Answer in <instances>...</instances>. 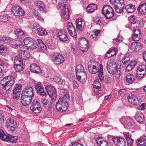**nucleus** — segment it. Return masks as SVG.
I'll return each instance as SVG.
<instances>
[{
  "instance_id": "nucleus-1",
  "label": "nucleus",
  "mask_w": 146,
  "mask_h": 146,
  "mask_svg": "<svg viewBox=\"0 0 146 146\" xmlns=\"http://www.w3.org/2000/svg\"><path fill=\"white\" fill-rule=\"evenodd\" d=\"M94 62L92 61H89L88 62V69L90 72L92 74H96L98 73V77L101 81H103L104 80L103 68L102 65L100 64L99 66L100 68L97 67L95 65L92 64H93Z\"/></svg>"
},
{
  "instance_id": "nucleus-2",
  "label": "nucleus",
  "mask_w": 146,
  "mask_h": 146,
  "mask_svg": "<svg viewBox=\"0 0 146 146\" xmlns=\"http://www.w3.org/2000/svg\"><path fill=\"white\" fill-rule=\"evenodd\" d=\"M107 68L108 72L112 75H115V77L119 78L120 75L119 68H117L115 62L113 60L109 61L107 64Z\"/></svg>"
},
{
  "instance_id": "nucleus-3",
  "label": "nucleus",
  "mask_w": 146,
  "mask_h": 146,
  "mask_svg": "<svg viewBox=\"0 0 146 146\" xmlns=\"http://www.w3.org/2000/svg\"><path fill=\"white\" fill-rule=\"evenodd\" d=\"M76 70L77 80L82 82H85L87 79V76L83 66L79 65L76 67Z\"/></svg>"
},
{
  "instance_id": "nucleus-4",
  "label": "nucleus",
  "mask_w": 146,
  "mask_h": 146,
  "mask_svg": "<svg viewBox=\"0 0 146 146\" xmlns=\"http://www.w3.org/2000/svg\"><path fill=\"white\" fill-rule=\"evenodd\" d=\"M111 4L115 6V9L117 13H121L123 11L124 6V0H110Z\"/></svg>"
},
{
  "instance_id": "nucleus-5",
  "label": "nucleus",
  "mask_w": 146,
  "mask_h": 146,
  "mask_svg": "<svg viewBox=\"0 0 146 146\" xmlns=\"http://www.w3.org/2000/svg\"><path fill=\"white\" fill-rule=\"evenodd\" d=\"M102 12L106 17L108 19H110L114 15V13L113 9L108 5H105L103 8Z\"/></svg>"
},
{
  "instance_id": "nucleus-6",
  "label": "nucleus",
  "mask_w": 146,
  "mask_h": 146,
  "mask_svg": "<svg viewBox=\"0 0 146 146\" xmlns=\"http://www.w3.org/2000/svg\"><path fill=\"white\" fill-rule=\"evenodd\" d=\"M51 58L55 64L59 65L63 63L65 60L64 57L58 53H54L51 55Z\"/></svg>"
},
{
  "instance_id": "nucleus-7",
  "label": "nucleus",
  "mask_w": 146,
  "mask_h": 146,
  "mask_svg": "<svg viewBox=\"0 0 146 146\" xmlns=\"http://www.w3.org/2000/svg\"><path fill=\"white\" fill-rule=\"evenodd\" d=\"M46 89L47 93L52 100H56L57 96L56 89L53 86L50 85H47L46 87Z\"/></svg>"
},
{
  "instance_id": "nucleus-8",
  "label": "nucleus",
  "mask_w": 146,
  "mask_h": 146,
  "mask_svg": "<svg viewBox=\"0 0 146 146\" xmlns=\"http://www.w3.org/2000/svg\"><path fill=\"white\" fill-rule=\"evenodd\" d=\"M24 42L27 48L31 49H35L37 48L36 42L32 38L30 37L26 38L24 39Z\"/></svg>"
},
{
  "instance_id": "nucleus-9",
  "label": "nucleus",
  "mask_w": 146,
  "mask_h": 146,
  "mask_svg": "<svg viewBox=\"0 0 146 146\" xmlns=\"http://www.w3.org/2000/svg\"><path fill=\"white\" fill-rule=\"evenodd\" d=\"M31 109L32 111L35 113H39L42 110L40 103L36 100L33 101Z\"/></svg>"
},
{
  "instance_id": "nucleus-10",
  "label": "nucleus",
  "mask_w": 146,
  "mask_h": 146,
  "mask_svg": "<svg viewBox=\"0 0 146 146\" xmlns=\"http://www.w3.org/2000/svg\"><path fill=\"white\" fill-rule=\"evenodd\" d=\"M19 54L17 56L16 59L18 58L20 61H23V60L26 59L30 57V53L28 51H25L23 50H19L18 51Z\"/></svg>"
},
{
  "instance_id": "nucleus-11",
  "label": "nucleus",
  "mask_w": 146,
  "mask_h": 146,
  "mask_svg": "<svg viewBox=\"0 0 146 146\" xmlns=\"http://www.w3.org/2000/svg\"><path fill=\"white\" fill-rule=\"evenodd\" d=\"M12 13L15 16H20L25 14L24 11L18 5H13L12 8Z\"/></svg>"
},
{
  "instance_id": "nucleus-12",
  "label": "nucleus",
  "mask_w": 146,
  "mask_h": 146,
  "mask_svg": "<svg viewBox=\"0 0 146 146\" xmlns=\"http://www.w3.org/2000/svg\"><path fill=\"white\" fill-rule=\"evenodd\" d=\"M14 68L16 71L17 72L22 71L24 69L23 61H20V60L18 58L16 59V57H15L14 62Z\"/></svg>"
},
{
  "instance_id": "nucleus-13",
  "label": "nucleus",
  "mask_w": 146,
  "mask_h": 146,
  "mask_svg": "<svg viewBox=\"0 0 146 146\" xmlns=\"http://www.w3.org/2000/svg\"><path fill=\"white\" fill-rule=\"evenodd\" d=\"M22 85L21 84H18L15 86V87L13 92V97L14 98L16 99H19L21 91Z\"/></svg>"
},
{
  "instance_id": "nucleus-14",
  "label": "nucleus",
  "mask_w": 146,
  "mask_h": 146,
  "mask_svg": "<svg viewBox=\"0 0 146 146\" xmlns=\"http://www.w3.org/2000/svg\"><path fill=\"white\" fill-rule=\"evenodd\" d=\"M127 99L129 102L135 105H137L141 103L140 98L134 94H132L131 96H128Z\"/></svg>"
},
{
  "instance_id": "nucleus-15",
  "label": "nucleus",
  "mask_w": 146,
  "mask_h": 146,
  "mask_svg": "<svg viewBox=\"0 0 146 146\" xmlns=\"http://www.w3.org/2000/svg\"><path fill=\"white\" fill-rule=\"evenodd\" d=\"M57 34L59 39L61 41L65 42L68 40V38L66 29H63L60 31Z\"/></svg>"
},
{
  "instance_id": "nucleus-16",
  "label": "nucleus",
  "mask_w": 146,
  "mask_h": 146,
  "mask_svg": "<svg viewBox=\"0 0 146 146\" xmlns=\"http://www.w3.org/2000/svg\"><path fill=\"white\" fill-rule=\"evenodd\" d=\"M18 137L15 136H12L9 134L6 135L5 134L1 137V139L3 141H9L12 143H16L17 142Z\"/></svg>"
},
{
  "instance_id": "nucleus-17",
  "label": "nucleus",
  "mask_w": 146,
  "mask_h": 146,
  "mask_svg": "<svg viewBox=\"0 0 146 146\" xmlns=\"http://www.w3.org/2000/svg\"><path fill=\"white\" fill-rule=\"evenodd\" d=\"M112 140L117 146H125L126 144L125 140L124 138L121 137L114 138Z\"/></svg>"
},
{
  "instance_id": "nucleus-18",
  "label": "nucleus",
  "mask_w": 146,
  "mask_h": 146,
  "mask_svg": "<svg viewBox=\"0 0 146 146\" xmlns=\"http://www.w3.org/2000/svg\"><path fill=\"white\" fill-rule=\"evenodd\" d=\"M21 99L22 104L23 106H27L31 103L32 97L21 94Z\"/></svg>"
},
{
  "instance_id": "nucleus-19",
  "label": "nucleus",
  "mask_w": 146,
  "mask_h": 146,
  "mask_svg": "<svg viewBox=\"0 0 146 146\" xmlns=\"http://www.w3.org/2000/svg\"><path fill=\"white\" fill-rule=\"evenodd\" d=\"M67 29L70 35L72 37L76 38L77 35L76 30L73 26V24L70 22L68 23L67 25Z\"/></svg>"
},
{
  "instance_id": "nucleus-20",
  "label": "nucleus",
  "mask_w": 146,
  "mask_h": 146,
  "mask_svg": "<svg viewBox=\"0 0 146 146\" xmlns=\"http://www.w3.org/2000/svg\"><path fill=\"white\" fill-rule=\"evenodd\" d=\"M21 94L33 97L34 96L33 89L31 87H26L22 91Z\"/></svg>"
},
{
  "instance_id": "nucleus-21",
  "label": "nucleus",
  "mask_w": 146,
  "mask_h": 146,
  "mask_svg": "<svg viewBox=\"0 0 146 146\" xmlns=\"http://www.w3.org/2000/svg\"><path fill=\"white\" fill-rule=\"evenodd\" d=\"M14 82H15L11 81L10 82H7L6 83L4 82V83L1 84L3 86L1 89L2 92L4 93L6 92L7 91L9 90L10 89L13 85Z\"/></svg>"
},
{
  "instance_id": "nucleus-22",
  "label": "nucleus",
  "mask_w": 146,
  "mask_h": 146,
  "mask_svg": "<svg viewBox=\"0 0 146 146\" xmlns=\"http://www.w3.org/2000/svg\"><path fill=\"white\" fill-rule=\"evenodd\" d=\"M144 116L143 113L141 111H138L136 113L134 117L137 122L140 123L144 121Z\"/></svg>"
},
{
  "instance_id": "nucleus-23",
  "label": "nucleus",
  "mask_w": 146,
  "mask_h": 146,
  "mask_svg": "<svg viewBox=\"0 0 146 146\" xmlns=\"http://www.w3.org/2000/svg\"><path fill=\"white\" fill-rule=\"evenodd\" d=\"M68 106V103L63 104H56V108L57 110L60 111H65L67 109Z\"/></svg>"
},
{
  "instance_id": "nucleus-24",
  "label": "nucleus",
  "mask_w": 146,
  "mask_h": 146,
  "mask_svg": "<svg viewBox=\"0 0 146 146\" xmlns=\"http://www.w3.org/2000/svg\"><path fill=\"white\" fill-rule=\"evenodd\" d=\"M30 69L31 72L36 73H40L41 72V70L40 67L35 63L31 64Z\"/></svg>"
},
{
  "instance_id": "nucleus-25",
  "label": "nucleus",
  "mask_w": 146,
  "mask_h": 146,
  "mask_svg": "<svg viewBox=\"0 0 146 146\" xmlns=\"http://www.w3.org/2000/svg\"><path fill=\"white\" fill-rule=\"evenodd\" d=\"M93 86L94 91L96 93H97L101 90V84L99 81L98 79H97L95 80L93 84Z\"/></svg>"
},
{
  "instance_id": "nucleus-26",
  "label": "nucleus",
  "mask_w": 146,
  "mask_h": 146,
  "mask_svg": "<svg viewBox=\"0 0 146 146\" xmlns=\"http://www.w3.org/2000/svg\"><path fill=\"white\" fill-rule=\"evenodd\" d=\"M35 26L33 27V28L34 29H37V34L40 35L42 36H45L48 34V32L46 31L44 29L41 28H37V24L35 23L34 24Z\"/></svg>"
},
{
  "instance_id": "nucleus-27",
  "label": "nucleus",
  "mask_w": 146,
  "mask_h": 146,
  "mask_svg": "<svg viewBox=\"0 0 146 146\" xmlns=\"http://www.w3.org/2000/svg\"><path fill=\"white\" fill-rule=\"evenodd\" d=\"M141 44L138 42H133L131 46V49L133 51H137L141 48Z\"/></svg>"
},
{
  "instance_id": "nucleus-28",
  "label": "nucleus",
  "mask_w": 146,
  "mask_h": 146,
  "mask_svg": "<svg viewBox=\"0 0 146 146\" xmlns=\"http://www.w3.org/2000/svg\"><path fill=\"white\" fill-rule=\"evenodd\" d=\"M82 19L80 18L76 21V30L79 33H81L83 30L82 25Z\"/></svg>"
},
{
  "instance_id": "nucleus-29",
  "label": "nucleus",
  "mask_w": 146,
  "mask_h": 146,
  "mask_svg": "<svg viewBox=\"0 0 146 146\" xmlns=\"http://www.w3.org/2000/svg\"><path fill=\"white\" fill-rule=\"evenodd\" d=\"M136 142L138 146H145L146 145V137H141L137 140Z\"/></svg>"
},
{
  "instance_id": "nucleus-30",
  "label": "nucleus",
  "mask_w": 146,
  "mask_h": 146,
  "mask_svg": "<svg viewBox=\"0 0 146 146\" xmlns=\"http://www.w3.org/2000/svg\"><path fill=\"white\" fill-rule=\"evenodd\" d=\"M66 5L64 6H61L60 8L62 7V15L64 16V18L65 20H68L70 19L69 15V11L68 8H66L65 7Z\"/></svg>"
},
{
  "instance_id": "nucleus-31",
  "label": "nucleus",
  "mask_w": 146,
  "mask_h": 146,
  "mask_svg": "<svg viewBox=\"0 0 146 146\" xmlns=\"http://www.w3.org/2000/svg\"><path fill=\"white\" fill-rule=\"evenodd\" d=\"M137 9L141 14H146V3H144L140 5Z\"/></svg>"
},
{
  "instance_id": "nucleus-32",
  "label": "nucleus",
  "mask_w": 146,
  "mask_h": 146,
  "mask_svg": "<svg viewBox=\"0 0 146 146\" xmlns=\"http://www.w3.org/2000/svg\"><path fill=\"white\" fill-rule=\"evenodd\" d=\"M11 81H12L13 82H15V79L13 76L9 75L3 78L1 80L0 82L1 84H3L4 83V82L6 83L7 82H11Z\"/></svg>"
},
{
  "instance_id": "nucleus-33",
  "label": "nucleus",
  "mask_w": 146,
  "mask_h": 146,
  "mask_svg": "<svg viewBox=\"0 0 146 146\" xmlns=\"http://www.w3.org/2000/svg\"><path fill=\"white\" fill-rule=\"evenodd\" d=\"M97 6L96 4H89L86 8L87 11L88 13H91L97 9Z\"/></svg>"
},
{
  "instance_id": "nucleus-34",
  "label": "nucleus",
  "mask_w": 146,
  "mask_h": 146,
  "mask_svg": "<svg viewBox=\"0 0 146 146\" xmlns=\"http://www.w3.org/2000/svg\"><path fill=\"white\" fill-rule=\"evenodd\" d=\"M87 45H88V40L85 38H81L79 39L78 41L79 46H85L86 47H87Z\"/></svg>"
},
{
  "instance_id": "nucleus-35",
  "label": "nucleus",
  "mask_w": 146,
  "mask_h": 146,
  "mask_svg": "<svg viewBox=\"0 0 146 146\" xmlns=\"http://www.w3.org/2000/svg\"><path fill=\"white\" fill-rule=\"evenodd\" d=\"M97 143L99 146H110L108 142L106 141L102 140L100 137H98L96 140Z\"/></svg>"
},
{
  "instance_id": "nucleus-36",
  "label": "nucleus",
  "mask_w": 146,
  "mask_h": 146,
  "mask_svg": "<svg viewBox=\"0 0 146 146\" xmlns=\"http://www.w3.org/2000/svg\"><path fill=\"white\" fill-rule=\"evenodd\" d=\"M34 5L37 7L40 11L43 10L45 7V5L44 3L40 1H36Z\"/></svg>"
},
{
  "instance_id": "nucleus-37",
  "label": "nucleus",
  "mask_w": 146,
  "mask_h": 146,
  "mask_svg": "<svg viewBox=\"0 0 146 146\" xmlns=\"http://www.w3.org/2000/svg\"><path fill=\"white\" fill-rule=\"evenodd\" d=\"M136 62L135 61H131L130 64L127 66L125 72H129L136 65Z\"/></svg>"
},
{
  "instance_id": "nucleus-38",
  "label": "nucleus",
  "mask_w": 146,
  "mask_h": 146,
  "mask_svg": "<svg viewBox=\"0 0 146 146\" xmlns=\"http://www.w3.org/2000/svg\"><path fill=\"white\" fill-rule=\"evenodd\" d=\"M135 8V6L134 5L131 4L126 5L125 9L127 12L131 13L134 12Z\"/></svg>"
},
{
  "instance_id": "nucleus-39",
  "label": "nucleus",
  "mask_w": 146,
  "mask_h": 146,
  "mask_svg": "<svg viewBox=\"0 0 146 146\" xmlns=\"http://www.w3.org/2000/svg\"><path fill=\"white\" fill-rule=\"evenodd\" d=\"M94 21L95 23L97 25H98L100 26L103 25L104 20L100 17H95L94 19Z\"/></svg>"
},
{
  "instance_id": "nucleus-40",
  "label": "nucleus",
  "mask_w": 146,
  "mask_h": 146,
  "mask_svg": "<svg viewBox=\"0 0 146 146\" xmlns=\"http://www.w3.org/2000/svg\"><path fill=\"white\" fill-rule=\"evenodd\" d=\"M15 122L14 119L11 118L7 119L6 121L7 126L13 128H14L15 127Z\"/></svg>"
},
{
  "instance_id": "nucleus-41",
  "label": "nucleus",
  "mask_w": 146,
  "mask_h": 146,
  "mask_svg": "<svg viewBox=\"0 0 146 146\" xmlns=\"http://www.w3.org/2000/svg\"><path fill=\"white\" fill-rule=\"evenodd\" d=\"M125 80L128 82L131 83L134 81L135 78L133 75L129 73L126 76Z\"/></svg>"
},
{
  "instance_id": "nucleus-42",
  "label": "nucleus",
  "mask_w": 146,
  "mask_h": 146,
  "mask_svg": "<svg viewBox=\"0 0 146 146\" xmlns=\"http://www.w3.org/2000/svg\"><path fill=\"white\" fill-rule=\"evenodd\" d=\"M60 95H62V97H69L68 92L67 90L64 89H61L60 90Z\"/></svg>"
},
{
  "instance_id": "nucleus-43",
  "label": "nucleus",
  "mask_w": 146,
  "mask_h": 146,
  "mask_svg": "<svg viewBox=\"0 0 146 146\" xmlns=\"http://www.w3.org/2000/svg\"><path fill=\"white\" fill-rule=\"evenodd\" d=\"M69 97H61L59 98L58 102L56 103V104H63L65 103H68L67 100L68 99Z\"/></svg>"
},
{
  "instance_id": "nucleus-44",
  "label": "nucleus",
  "mask_w": 146,
  "mask_h": 146,
  "mask_svg": "<svg viewBox=\"0 0 146 146\" xmlns=\"http://www.w3.org/2000/svg\"><path fill=\"white\" fill-rule=\"evenodd\" d=\"M0 40L2 43H7L9 42L10 40L8 37L3 36L0 37Z\"/></svg>"
},
{
  "instance_id": "nucleus-45",
  "label": "nucleus",
  "mask_w": 146,
  "mask_h": 146,
  "mask_svg": "<svg viewBox=\"0 0 146 146\" xmlns=\"http://www.w3.org/2000/svg\"><path fill=\"white\" fill-rule=\"evenodd\" d=\"M9 17L8 15L7 14L2 15L0 16V20L1 21L5 22L9 20Z\"/></svg>"
},
{
  "instance_id": "nucleus-46",
  "label": "nucleus",
  "mask_w": 146,
  "mask_h": 146,
  "mask_svg": "<svg viewBox=\"0 0 146 146\" xmlns=\"http://www.w3.org/2000/svg\"><path fill=\"white\" fill-rule=\"evenodd\" d=\"M128 20L131 24L136 23L137 19L136 17L134 16H131L128 17Z\"/></svg>"
},
{
  "instance_id": "nucleus-47",
  "label": "nucleus",
  "mask_w": 146,
  "mask_h": 146,
  "mask_svg": "<svg viewBox=\"0 0 146 146\" xmlns=\"http://www.w3.org/2000/svg\"><path fill=\"white\" fill-rule=\"evenodd\" d=\"M141 36V35H138L137 34L134 35L133 34L132 36V38L133 40L138 41L139 40Z\"/></svg>"
},
{
  "instance_id": "nucleus-48",
  "label": "nucleus",
  "mask_w": 146,
  "mask_h": 146,
  "mask_svg": "<svg viewBox=\"0 0 146 146\" xmlns=\"http://www.w3.org/2000/svg\"><path fill=\"white\" fill-rule=\"evenodd\" d=\"M37 92L38 94L40 96H44L46 95V94L45 92L44 88L43 87L40 89Z\"/></svg>"
},
{
  "instance_id": "nucleus-49",
  "label": "nucleus",
  "mask_w": 146,
  "mask_h": 146,
  "mask_svg": "<svg viewBox=\"0 0 146 146\" xmlns=\"http://www.w3.org/2000/svg\"><path fill=\"white\" fill-rule=\"evenodd\" d=\"M127 55H126L122 60V62L124 65L126 64L129 60V58L127 56Z\"/></svg>"
},
{
  "instance_id": "nucleus-50",
  "label": "nucleus",
  "mask_w": 146,
  "mask_h": 146,
  "mask_svg": "<svg viewBox=\"0 0 146 146\" xmlns=\"http://www.w3.org/2000/svg\"><path fill=\"white\" fill-rule=\"evenodd\" d=\"M38 46L40 49L43 51H44L46 50V46L44 43L38 44Z\"/></svg>"
},
{
  "instance_id": "nucleus-51",
  "label": "nucleus",
  "mask_w": 146,
  "mask_h": 146,
  "mask_svg": "<svg viewBox=\"0 0 146 146\" xmlns=\"http://www.w3.org/2000/svg\"><path fill=\"white\" fill-rule=\"evenodd\" d=\"M80 49L83 52H86L87 51L88 49V46L87 45V47H86V46H79Z\"/></svg>"
},
{
  "instance_id": "nucleus-52",
  "label": "nucleus",
  "mask_w": 146,
  "mask_h": 146,
  "mask_svg": "<svg viewBox=\"0 0 146 146\" xmlns=\"http://www.w3.org/2000/svg\"><path fill=\"white\" fill-rule=\"evenodd\" d=\"M146 104L145 103L142 104L141 105L137 107V108L138 110H144L145 108V106Z\"/></svg>"
},
{
  "instance_id": "nucleus-53",
  "label": "nucleus",
  "mask_w": 146,
  "mask_h": 146,
  "mask_svg": "<svg viewBox=\"0 0 146 146\" xmlns=\"http://www.w3.org/2000/svg\"><path fill=\"white\" fill-rule=\"evenodd\" d=\"M123 135L126 140L131 138V136L129 134V133L125 132L123 133Z\"/></svg>"
},
{
  "instance_id": "nucleus-54",
  "label": "nucleus",
  "mask_w": 146,
  "mask_h": 146,
  "mask_svg": "<svg viewBox=\"0 0 146 146\" xmlns=\"http://www.w3.org/2000/svg\"><path fill=\"white\" fill-rule=\"evenodd\" d=\"M109 50L110 51V52L111 53V56H112L115 55L116 53V51L115 48Z\"/></svg>"
},
{
  "instance_id": "nucleus-55",
  "label": "nucleus",
  "mask_w": 146,
  "mask_h": 146,
  "mask_svg": "<svg viewBox=\"0 0 146 146\" xmlns=\"http://www.w3.org/2000/svg\"><path fill=\"white\" fill-rule=\"evenodd\" d=\"M41 102L44 105V107L46 106L49 102V101L45 98L42 99Z\"/></svg>"
},
{
  "instance_id": "nucleus-56",
  "label": "nucleus",
  "mask_w": 146,
  "mask_h": 146,
  "mask_svg": "<svg viewBox=\"0 0 146 146\" xmlns=\"http://www.w3.org/2000/svg\"><path fill=\"white\" fill-rule=\"evenodd\" d=\"M133 34L134 35L137 34L138 35H141V33L139 30L138 29H135V28L133 29Z\"/></svg>"
},
{
  "instance_id": "nucleus-57",
  "label": "nucleus",
  "mask_w": 146,
  "mask_h": 146,
  "mask_svg": "<svg viewBox=\"0 0 146 146\" xmlns=\"http://www.w3.org/2000/svg\"><path fill=\"white\" fill-rule=\"evenodd\" d=\"M7 48L4 47V46L1 45L0 46V53H2L6 51L7 50Z\"/></svg>"
},
{
  "instance_id": "nucleus-58",
  "label": "nucleus",
  "mask_w": 146,
  "mask_h": 146,
  "mask_svg": "<svg viewBox=\"0 0 146 146\" xmlns=\"http://www.w3.org/2000/svg\"><path fill=\"white\" fill-rule=\"evenodd\" d=\"M73 87L74 89L77 88L79 86V84L76 81H74L73 82Z\"/></svg>"
},
{
  "instance_id": "nucleus-59",
  "label": "nucleus",
  "mask_w": 146,
  "mask_h": 146,
  "mask_svg": "<svg viewBox=\"0 0 146 146\" xmlns=\"http://www.w3.org/2000/svg\"><path fill=\"white\" fill-rule=\"evenodd\" d=\"M127 144L128 146H131V145H132L133 143V140L131 138L127 140Z\"/></svg>"
},
{
  "instance_id": "nucleus-60",
  "label": "nucleus",
  "mask_w": 146,
  "mask_h": 146,
  "mask_svg": "<svg viewBox=\"0 0 146 146\" xmlns=\"http://www.w3.org/2000/svg\"><path fill=\"white\" fill-rule=\"evenodd\" d=\"M32 15H34L35 16L36 18L38 19H40V17L39 16V14L38 13V12L36 11H35L34 13Z\"/></svg>"
},
{
  "instance_id": "nucleus-61",
  "label": "nucleus",
  "mask_w": 146,
  "mask_h": 146,
  "mask_svg": "<svg viewBox=\"0 0 146 146\" xmlns=\"http://www.w3.org/2000/svg\"><path fill=\"white\" fill-rule=\"evenodd\" d=\"M110 52V51H109V50L107 52L105 56V58H107L109 57L112 56H111V54Z\"/></svg>"
},
{
  "instance_id": "nucleus-62",
  "label": "nucleus",
  "mask_w": 146,
  "mask_h": 146,
  "mask_svg": "<svg viewBox=\"0 0 146 146\" xmlns=\"http://www.w3.org/2000/svg\"><path fill=\"white\" fill-rule=\"evenodd\" d=\"M144 72L143 73V74H136V76L137 78L140 79L142 78L144 75Z\"/></svg>"
},
{
  "instance_id": "nucleus-63",
  "label": "nucleus",
  "mask_w": 146,
  "mask_h": 146,
  "mask_svg": "<svg viewBox=\"0 0 146 146\" xmlns=\"http://www.w3.org/2000/svg\"><path fill=\"white\" fill-rule=\"evenodd\" d=\"M42 87L40 84H37L35 86V88L37 91Z\"/></svg>"
},
{
  "instance_id": "nucleus-64",
  "label": "nucleus",
  "mask_w": 146,
  "mask_h": 146,
  "mask_svg": "<svg viewBox=\"0 0 146 146\" xmlns=\"http://www.w3.org/2000/svg\"><path fill=\"white\" fill-rule=\"evenodd\" d=\"M54 81L56 82H58L60 81V77L58 76H55L54 77Z\"/></svg>"
}]
</instances>
